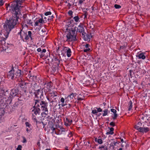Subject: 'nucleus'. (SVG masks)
Returning a JSON list of instances; mask_svg holds the SVG:
<instances>
[{"instance_id":"1","label":"nucleus","mask_w":150,"mask_h":150,"mask_svg":"<svg viewBox=\"0 0 150 150\" xmlns=\"http://www.w3.org/2000/svg\"><path fill=\"white\" fill-rule=\"evenodd\" d=\"M23 1L22 0H15V2L11 4V9L13 11L12 17L7 20L4 25V28L6 31L5 39H6L11 30L19 23L18 20L21 15L19 8Z\"/></svg>"},{"instance_id":"2","label":"nucleus","mask_w":150,"mask_h":150,"mask_svg":"<svg viewBox=\"0 0 150 150\" xmlns=\"http://www.w3.org/2000/svg\"><path fill=\"white\" fill-rule=\"evenodd\" d=\"M48 103L44 101H39L36 100L35 103V105L33 108H39L40 110V108L43 111L42 114V116L45 117L48 115V111L47 109Z\"/></svg>"},{"instance_id":"3","label":"nucleus","mask_w":150,"mask_h":150,"mask_svg":"<svg viewBox=\"0 0 150 150\" xmlns=\"http://www.w3.org/2000/svg\"><path fill=\"white\" fill-rule=\"evenodd\" d=\"M76 27L74 28L67 29L68 31L66 33V39L65 42H74L77 40L76 37L77 33H76Z\"/></svg>"},{"instance_id":"4","label":"nucleus","mask_w":150,"mask_h":150,"mask_svg":"<svg viewBox=\"0 0 150 150\" xmlns=\"http://www.w3.org/2000/svg\"><path fill=\"white\" fill-rule=\"evenodd\" d=\"M13 68L10 71L8 74V79H13L16 78L17 76H21V71L18 70L15 73Z\"/></svg>"},{"instance_id":"5","label":"nucleus","mask_w":150,"mask_h":150,"mask_svg":"<svg viewBox=\"0 0 150 150\" xmlns=\"http://www.w3.org/2000/svg\"><path fill=\"white\" fill-rule=\"evenodd\" d=\"M32 110V120H33V121L37 123H42L44 127L45 126L43 122L42 121H38L36 118V117L35 115H39L40 112V110L39 108H33L31 109Z\"/></svg>"},{"instance_id":"6","label":"nucleus","mask_w":150,"mask_h":150,"mask_svg":"<svg viewBox=\"0 0 150 150\" xmlns=\"http://www.w3.org/2000/svg\"><path fill=\"white\" fill-rule=\"evenodd\" d=\"M33 22L31 19H29L26 17H23V19L21 23L23 28L26 27L28 28V24L31 25L32 26Z\"/></svg>"},{"instance_id":"7","label":"nucleus","mask_w":150,"mask_h":150,"mask_svg":"<svg viewBox=\"0 0 150 150\" xmlns=\"http://www.w3.org/2000/svg\"><path fill=\"white\" fill-rule=\"evenodd\" d=\"M81 33L82 35H83L84 34H86L85 29L83 27V25L82 23H80V24L77 27L76 33Z\"/></svg>"},{"instance_id":"8","label":"nucleus","mask_w":150,"mask_h":150,"mask_svg":"<svg viewBox=\"0 0 150 150\" xmlns=\"http://www.w3.org/2000/svg\"><path fill=\"white\" fill-rule=\"evenodd\" d=\"M62 50L67 54V55L68 57H70L71 55V52L70 48L64 46L63 47Z\"/></svg>"},{"instance_id":"9","label":"nucleus","mask_w":150,"mask_h":150,"mask_svg":"<svg viewBox=\"0 0 150 150\" xmlns=\"http://www.w3.org/2000/svg\"><path fill=\"white\" fill-rule=\"evenodd\" d=\"M84 47L83 52H87L91 51V46L88 44L86 43L85 45H83Z\"/></svg>"},{"instance_id":"10","label":"nucleus","mask_w":150,"mask_h":150,"mask_svg":"<svg viewBox=\"0 0 150 150\" xmlns=\"http://www.w3.org/2000/svg\"><path fill=\"white\" fill-rule=\"evenodd\" d=\"M83 36V39L85 41H90L91 38L92 37L91 34H84Z\"/></svg>"},{"instance_id":"11","label":"nucleus","mask_w":150,"mask_h":150,"mask_svg":"<svg viewBox=\"0 0 150 150\" xmlns=\"http://www.w3.org/2000/svg\"><path fill=\"white\" fill-rule=\"evenodd\" d=\"M22 34L21 35L20 38L23 41H24V39L27 41L28 40V37L27 36V34L26 33H25L23 31Z\"/></svg>"},{"instance_id":"12","label":"nucleus","mask_w":150,"mask_h":150,"mask_svg":"<svg viewBox=\"0 0 150 150\" xmlns=\"http://www.w3.org/2000/svg\"><path fill=\"white\" fill-rule=\"evenodd\" d=\"M57 96V93L56 92L50 93L49 95V96L51 98V99H53V100L56 99L55 97Z\"/></svg>"},{"instance_id":"13","label":"nucleus","mask_w":150,"mask_h":150,"mask_svg":"<svg viewBox=\"0 0 150 150\" xmlns=\"http://www.w3.org/2000/svg\"><path fill=\"white\" fill-rule=\"evenodd\" d=\"M52 62L54 63H56L58 65H59L60 64L61 59L60 58H58L57 57H54L53 59H52Z\"/></svg>"},{"instance_id":"14","label":"nucleus","mask_w":150,"mask_h":150,"mask_svg":"<svg viewBox=\"0 0 150 150\" xmlns=\"http://www.w3.org/2000/svg\"><path fill=\"white\" fill-rule=\"evenodd\" d=\"M149 130V129L147 127H141L139 132L142 133H146Z\"/></svg>"},{"instance_id":"15","label":"nucleus","mask_w":150,"mask_h":150,"mask_svg":"<svg viewBox=\"0 0 150 150\" xmlns=\"http://www.w3.org/2000/svg\"><path fill=\"white\" fill-rule=\"evenodd\" d=\"M73 98L71 94L70 95H69L66 98H65V99L66 100L65 103H68L70 101L71 102L72 101L73 99Z\"/></svg>"},{"instance_id":"16","label":"nucleus","mask_w":150,"mask_h":150,"mask_svg":"<svg viewBox=\"0 0 150 150\" xmlns=\"http://www.w3.org/2000/svg\"><path fill=\"white\" fill-rule=\"evenodd\" d=\"M17 90L16 89H12L10 93V95L12 97H14L17 94Z\"/></svg>"},{"instance_id":"17","label":"nucleus","mask_w":150,"mask_h":150,"mask_svg":"<svg viewBox=\"0 0 150 150\" xmlns=\"http://www.w3.org/2000/svg\"><path fill=\"white\" fill-rule=\"evenodd\" d=\"M117 144H118L117 142L113 141L111 142L109 145L110 147H111L112 149H114L115 146L117 145Z\"/></svg>"},{"instance_id":"18","label":"nucleus","mask_w":150,"mask_h":150,"mask_svg":"<svg viewBox=\"0 0 150 150\" xmlns=\"http://www.w3.org/2000/svg\"><path fill=\"white\" fill-rule=\"evenodd\" d=\"M114 128L112 127H111L110 129V130L108 131L106 133V134L107 135H109L111 134L112 135L113 134V131L114 130Z\"/></svg>"},{"instance_id":"19","label":"nucleus","mask_w":150,"mask_h":150,"mask_svg":"<svg viewBox=\"0 0 150 150\" xmlns=\"http://www.w3.org/2000/svg\"><path fill=\"white\" fill-rule=\"evenodd\" d=\"M138 57L139 59H144L145 58V56L143 53H141L138 55Z\"/></svg>"},{"instance_id":"20","label":"nucleus","mask_w":150,"mask_h":150,"mask_svg":"<svg viewBox=\"0 0 150 150\" xmlns=\"http://www.w3.org/2000/svg\"><path fill=\"white\" fill-rule=\"evenodd\" d=\"M128 110L130 111L132 106V103L131 100H130L128 103Z\"/></svg>"},{"instance_id":"21","label":"nucleus","mask_w":150,"mask_h":150,"mask_svg":"<svg viewBox=\"0 0 150 150\" xmlns=\"http://www.w3.org/2000/svg\"><path fill=\"white\" fill-rule=\"evenodd\" d=\"M60 101L62 103V104H61V105L62 107H63L66 105V103H65L64 99L62 97L61 98L60 100Z\"/></svg>"},{"instance_id":"22","label":"nucleus","mask_w":150,"mask_h":150,"mask_svg":"<svg viewBox=\"0 0 150 150\" xmlns=\"http://www.w3.org/2000/svg\"><path fill=\"white\" fill-rule=\"evenodd\" d=\"M95 140L96 142H97L100 144H101L103 143V140L101 139H97L96 138Z\"/></svg>"},{"instance_id":"23","label":"nucleus","mask_w":150,"mask_h":150,"mask_svg":"<svg viewBox=\"0 0 150 150\" xmlns=\"http://www.w3.org/2000/svg\"><path fill=\"white\" fill-rule=\"evenodd\" d=\"M73 19H74V21L75 22H78L80 21H79L80 18L78 16H75V17H74L73 18Z\"/></svg>"},{"instance_id":"24","label":"nucleus","mask_w":150,"mask_h":150,"mask_svg":"<svg viewBox=\"0 0 150 150\" xmlns=\"http://www.w3.org/2000/svg\"><path fill=\"white\" fill-rule=\"evenodd\" d=\"M108 110L107 109H105V110H103V116H105L107 115L108 114Z\"/></svg>"},{"instance_id":"25","label":"nucleus","mask_w":150,"mask_h":150,"mask_svg":"<svg viewBox=\"0 0 150 150\" xmlns=\"http://www.w3.org/2000/svg\"><path fill=\"white\" fill-rule=\"evenodd\" d=\"M127 46L125 44L124 45L121 46H120V50H124L125 51L126 50V48Z\"/></svg>"},{"instance_id":"26","label":"nucleus","mask_w":150,"mask_h":150,"mask_svg":"<svg viewBox=\"0 0 150 150\" xmlns=\"http://www.w3.org/2000/svg\"><path fill=\"white\" fill-rule=\"evenodd\" d=\"M32 33L31 31H29L28 32V35L27 34V36L28 37V40L30 38H31L32 37Z\"/></svg>"},{"instance_id":"27","label":"nucleus","mask_w":150,"mask_h":150,"mask_svg":"<svg viewBox=\"0 0 150 150\" xmlns=\"http://www.w3.org/2000/svg\"><path fill=\"white\" fill-rule=\"evenodd\" d=\"M38 22L40 23H45L44 20L42 18H39L37 20Z\"/></svg>"},{"instance_id":"28","label":"nucleus","mask_w":150,"mask_h":150,"mask_svg":"<svg viewBox=\"0 0 150 150\" xmlns=\"http://www.w3.org/2000/svg\"><path fill=\"white\" fill-rule=\"evenodd\" d=\"M50 129L52 131V132H51L52 133H54L56 134H57L56 133V131H55V128H54L53 127H52L50 128Z\"/></svg>"},{"instance_id":"29","label":"nucleus","mask_w":150,"mask_h":150,"mask_svg":"<svg viewBox=\"0 0 150 150\" xmlns=\"http://www.w3.org/2000/svg\"><path fill=\"white\" fill-rule=\"evenodd\" d=\"M100 148V150H108V148L106 146H102Z\"/></svg>"},{"instance_id":"30","label":"nucleus","mask_w":150,"mask_h":150,"mask_svg":"<svg viewBox=\"0 0 150 150\" xmlns=\"http://www.w3.org/2000/svg\"><path fill=\"white\" fill-rule=\"evenodd\" d=\"M25 124L26 125V127H28L29 128H31V124H30L28 122H26L25 123Z\"/></svg>"},{"instance_id":"31","label":"nucleus","mask_w":150,"mask_h":150,"mask_svg":"<svg viewBox=\"0 0 150 150\" xmlns=\"http://www.w3.org/2000/svg\"><path fill=\"white\" fill-rule=\"evenodd\" d=\"M114 7L116 9H119V8H121V6H120V5H119L117 4H115L114 5Z\"/></svg>"},{"instance_id":"32","label":"nucleus","mask_w":150,"mask_h":150,"mask_svg":"<svg viewBox=\"0 0 150 150\" xmlns=\"http://www.w3.org/2000/svg\"><path fill=\"white\" fill-rule=\"evenodd\" d=\"M92 113L95 115H97V112L95 109L94 108L93 110L92 111Z\"/></svg>"},{"instance_id":"33","label":"nucleus","mask_w":150,"mask_h":150,"mask_svg":"<svg viewBox=\"0 0 150 150\" xmlns=\"http://www.w3.org/2000/svg\"><path fill=\"white\" fill-rule=\"evenodd\" d=\"M54 18V16L53 15H52L51 16H49V18L47 19V21H50L52 20Z\"/></svg>"},{"instance_id":"34","label":"nucleus","mask_w":150,"mask_h":150,"mask_svg":"<svg viewBox=\"0 0 150 150\" xmlns=\"http://www.w3.org/2000/svg\"><path fill=\"white\" fill-rule=\"evenodd\" d=\"M113 116H112V118L113 120L116 119L118 116V115L116 113L113 114Z\"/></svg>"},{"instance_id":"35","label":"nucleus","mask_w":150,"mask_h":150,"mask_svg":"<svg viewBox=\"0 0 150 150\" xmlns=\"http://www.w3.org/2000/svg\"><path fill=\"white\" fill-rule=\"evenodd\" d=\"M5 1L4 0H0V6H2L4 4Z\"/></svg>"},{"instance_id":"36","label":"nucleus","mask_w":150,"mask_h":150,"mask_svg":"<svg viewBox=\"0 0 150 150\" xmlns=\"http://www.w3.org/2000/svg\"><path fill=\"white\" fill-rule=\"evenodd\" d=\"M66 120L70 124H71L72 122V120L69 119L68 118H67L66 119Z\"/></svg>"},{"instance_id":"37","label":"nucleus","mask_w":150,"mask_h":150,"mask_svg":"<svg viewBox=\"0 0 150 150\" xmlns=\"http://www.w3.org/2000/svg\"><path fill=\"white\" fill-rule=\"evenodd\" d=\"M134 128L135 129H137L139 131V130L140 129V128L141 127H139V125H135L134 126Z\"/></svg>"},{"instance_id":"38","label":"nucleus","mask_w":150,"mask_h":150,"mask_svg":"<svg viewBox=\"0 0 150 150\" xmlns=\"http://www.w3.org/2000/svg\"><path fill=\"white\" fill-rule=\"evenodd\" d=\"M95 108L97 109V112H101L102 111V109L100 108H98L97 107H95Z\"/></svg>"},{"instance_id":"39","label":"nucleus","mask_w":150,"mask_h":150,"mask_svg":"<svg viewBox=\"0 0 150 150\" xmlns=\"http://www.w3.org/2000/svg\"><path fill=\"white\" fill-rule=\"evenodd\" d=\"M51 14L52 13L50 11H47L45 13V16H47L49 15H51Z\"/></svg>"},{"instance_id":"40","label":"nucleus","mask_w":150,"mask_h":150,"mask_svg":"<svg viewBox=\"0 0 150 150\" xmlns=\"http://www.w3.org/2000/svg\"><path fill=\"white\" fill-rule=\"evenodd\" d=\"M84 18H87V16L88 15V13L86 11H84Z\"/></svg>"},{"instance_id":"41","label":"nucleus","mask_w":150,"mask_h":150,"mask_svg":"<svg viewBox=\"0 0 150 150\" xmlns=\"http://www.w3.org/2000/svg\"><path fill=\"white\" fill-rule=\"evenodd\" d=\"M22 138L23 139L22 142L23 143H25L27 142V140L25 138V137H22Z\"/></svg>"},{"instance_id":"42","label":"nucleus","mask_w":150,"mask_h":150,"mask_svg":"<svg viewBox=\"0 0 150 150\" xmlns=\"http://www.w3.org/2000/svg\"><path fill=\"white\" fill-rule=\"evenodd\" d=\"M22 146L21 145H18L16 149L17 150H21Z\"/></svg>"},{"instance_id":"43","label":"nucleus","mask_w":150,"mask_h":150,"mask_svg":"<svg viewBox=\"0 0 150 150\" xmlns=\"http://www.w3.org/2000/svg\"><path fill=\"white\" fill-rule=\"evenodd\" d=\"M132 73H133V72L132 70H129V72L128 74L129 77V76H130L131 78L132 77Z\"/></svg>"},{"instance_id":"44","label":"nucleus","mask_w":150,"mask_h":150,"mask_svg":"<svg viewBox=\"0 0 150 150\" xmlns=\"http://www.w3.org/2000/svg\"><path fill=\"white\" fill-rule=\"evenodd\" d=\"M110 110H111V111L112 112L113 114L116 113L117 111L115 109H110Z\"/></svg>"},{"instance_id":"45","label":"nucleus","mask_w":150,"mask_h":150,"mask_svg":"<svg viewBox=\"0 0 150 150\" xmlns=\"http://www.w3.org/2000/svg\"><path fill=\"white\" fill-rule=\"evenodd\" d=\"M68 13L69 16H71L73 14V12L72 11L70 10L68 12Z\"/></svg>"},{"instance_id":"46","label":"nucleus","mask_w":150,"mask_h":150,"mask_svg":"<svg viewBox=\"0 0 150 150\" xmlns=\"http://www.w3.org/2000/svg\"><path fill=\"white\" fill-rule=\"evenodd\" d=\"M110 125L112 127H114L115 126V123L112 122L110 123Z\"/></svg>"},{"instance_id":"47","label":"nucleus","mask_w":150,"mask_h":150,"mask_svg":"<svg viewBox=\"0 0 150 150\" xmlns=\"http://www.w3.org/2000/svg\"><path fill=\"white\" fill-rule=\"evenodd\" d=\"M73 136V134L71 132H70L68 134V136L69 137H71Z\"/></svg>"},{"instance_id":"48","label":"nucleus","mask_w":150,"mask_h":150,"mask_svg":"<svg viewBox=\"0 0 150 150\" xmlns=\"http://www.w3.org/2000/svg\"><path fill=\"white\" fill-rule=\"evenodd\" d=\"M39 22H38V21L37 20L36 22H35V24H34V26H38L39 25Z\"/></svg>"},{"instance_id":"49","label":"nucleus","mask_w":150,"mask_h":150,"mask_svg":"<svg viewBox=\"0 0 150 150\" xmlns=\"http://www.w3.org/2000/svg\"><path fill=\"white\" fill-rule=\"evenodd\" d=\"M85 0H79V4L80 5H81Z\"/></svg>"},{"instance_id":"50","label":"nucleus","mask_w":150,"mask_h":150,"mask_svg":"<svg viewBox=\"0 0 150 150\" xmlns=\"http://www.w3.org/2000/svg\"><path fill=\"white\" fill-rule=\"evenodd\" d=\"M31 128H30V129H28V128H26V131L28 133H29L31 132Z\"/></svg>"},{"instance_id":"51","label":"nucleus","mask_w":150,"mask_h":150,"mask_svg":"<svg viewBox=\"0 0 150 150\" xmlns=\"http://www.w3.org/2000/svg\"><path fill=\"white\" fill-rule=\"evenodd\" d=\"M47 99L51 103L53 102H54V100H53V99H51V98H50V97L49 98H47Z\"/></svg>"},{"instance_id":"52","label":"nucleus","mask_w":150,"mask_h":150,"mask_svg":"<svg viewBox=\"0 0 150 150\" xmlns=\"http://www.w3.org/2000/svg\"><path fill=\"white\" fill-rule=\"evenodd\" d=\"M71 94L72 95L73 98L76 97L77 95L76 93H72Z\"/></svg>"},{"instance_id":"53","label":"nucleus","mask_w":150,"mask_h":150,"mask_svg":"<svg viewBox=\"0 0 150 150\" xmlns=\"http://www.w3.org/2000/svg\"><path fill=\"white\" fill-rule=\"evenodd\" d=\"M77 99L79 100H83V98H82L79 97V96L77 97Z\"/></svg>"},{"instance_id":"54","label":"nucleus","mask_w":150,"mask_h":150,"mask_svg":"<svg viewBox=\"0 0 150 150\" xmlns=\"http://www.w3.org/2000/svg\"><path fill=\"white\" fill-rule=\"evenodd\" d=\"M0 101L1 103L3 102L4 101L3 100V98L2 96H0Z\"/></svg>"},{"instance_id":"55","label":"nucleus","mask_w":150,"mask_h":150,"mask_svg":"<svg viewBox=\"0 0 150 150\" xmlns=\"http://www.w3.org/2000/svg\"><path fill=\"white\" fill-rule=\"evenodd\" d=\"M40 57L42 58L44 56V54L42 53V52H40Z\"/></svg>"},{"instance_id":"56","label":"nucleus","mask_w":150,"mask_h":150,"mask_svg":"<svg viewBox=\"0 0 150 150\" xmlns=\"http://www.w3.org/2000/svg\"><path fill=\"white\" fill-rule=\"evenodd\" d=\"M37 51L38 52H42V50L41 48H39L37 49Z\"/></svg>"},{"instance_id":"57","label":"nucleus","mask_w":150,"mask_h":150,"mask_svg":"<svg viewBox=\"0 0 150 150\" xmlns=\"http://www.w3.org/2000/svg\"><path fill=\"white\" fill-rule=\"evenodd\" d=\"M137 125H139V126H141L142 125V123L141 122H138Z\"/></svg>"},{"instance_id":"58","label":"nucleus","mask_w":150,"mask_h":150,"mask_svg":"<svg viewBox=\"0 0 150 150\" xmlns=\"http://www.w3.org/2000/svg\"><path fill=\"white\" fill-rule=\"evenodd\" d=\"M52 70L53 72L54 73L55 71H56V68H54L53 67L52 69Z\"/></svg>"},{"instance_id":"59","label":"nucleus","mask_w":150,"mask_h":150,"mask_svg":"<svg viewBox=\"0 0 150 150\" xmlns=\"http://www.w3.org/2000/svg\"><path fill=\"white\" fill-rule=\"evenodd\" d=\"M46 49H43L42 50V52H42V53H45L46 52Z\"/></svg>"},{"instance_id":"60","label":"nucleus","mask_w":150,"mask_h":150,"mask_svg":"<svg viewBox=\"0 0 150 150\" xmlns=\"http://www.w3.org/2000/svg\"><path fill=\"white\" fill-rule=\"evenodd\" d=\"M22 30H21V31L20 32L18 33V34L20 35V36H21V34L22 33Z\"/></svg>"},{"instance_id":"61","label":"nucleus","mask_w":150,"mask_h":150,"mask_svg":"<svg viewBox=\"0 0 150 150\" xmlns=\"http://www.w3.org/2000/svg\"><path fill=\"white\" fill-rule=\"evenodd\" d=\"M66 105H67V106H66V107L67 108H69L70 107V105H71L70 104H69L68 105H67L66 104Z\"/></svg>"},{"instance_id":"62","label":"nucleus","mask_w":150,"mask_h":150,"mask_svg":"<svg viewBox=\"0 0 150 150\" xmlns=\"http://www.w3.org/2000/svg\"><path fill=\"white\" fill-rule=\"evenodd\" d=\"M67 6L69 7H70L71 6V4L70 3H68V4Z\"/></svg>"},{"instance_id":"63","label":"nucleus","mask_w":150,"mask_h":150,"mask_svg":"<svg viewBox=\"0 0 150 150\" xmlns=\"http://www.w3.org/2000/svg\"><path fill=\"white\" fill-rule=\"evenodd\" d=\"M71 25V23H69V24L68 25V27H70Z\"/></svg>"},{"instance_id":"64","label":"nucleus","mask_w":150,"mask_h":150,"mask_svg":"<svg viewBox=\"0 0 150 150\" xmlns=\"http://www.w3.org/2000/svg\"><path fill=\"white\" fill-rule=\"evenodd\" d=\"M30 38V40L32 41H33V38H32V37H31V38Z\"/></svg>"}]
</instances>
